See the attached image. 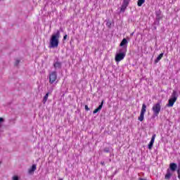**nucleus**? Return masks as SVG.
I'll return each mask as SVG.
<instances>
[{"label":"nucleus","mask_w":180,"mask_h":180,"mask_svg":"<svg viewBox=\"0 0 180 180\" xmlns=\"http://www.w3.org/2000/svg\"><path fill=\"white\" fill-rule=\"evenodd\" d=\"M37 165H33L29 169H28V174L30 175H33L34 174V172L36 171Z\"/></svg>","instance_id":"obj_7"},{"label":"nucleus","mask_w":180,"mask_h":180,"mask_svg":"<svg viewBox=\"0 0 180 180\" xmlns=\"http://www.w3.org/2000/svg\"><path fill=\"white\" fill-rule=\"evenodd\" d=\"M53 67H54L55 70L61 68V63H60V62L55 63L53 64Z\"/></svg>","instance_id":"obj_14"},{"label":"nucleus","mask_w":180,"mask_h":180,"mask_svg":"<svg viewBox=\"0 0 180 180\" xmlns=\"http://www.w3.org/2000/svg\"><path fill=\"white\" fill-rule=\"evenodd\" d=\"M67 37H68V35L65 34V35L63 37V40H67Z\"/></svg>","instance_id":"obj_22"},{"label":"nucleus","mask_w":180,"mask_h":180,"mask_svg":"<svg viewBox=\"0 0 180 180\" xmlns=\"http://www.w3.org/2000/svg\"><path fill=\"white\" fill-rule=\"evenodd\" d=\"M133 34H134V32H132V33L131 34V36H133Z\"/></svg>","instance_id":"obj_26"},{"label":"nucleus","mask_w":180,"mask_h":180,"mask_svg":"<svg viewBox=\"0 0 180 180\" xmlns=\"http://www.w3.org/2000/svg\"><path fill=\"white\" fill-rule=\"evenodd\" d=\"M172 176V174H171V172H169V169H167V174L165 175V179H169Z\"/></svg>","instance_id":"obj_15"},{"label":"nucleus","mask_w":180,"mask_h":180,"mask_svg":"<svg viewBox=\"0 0 180 180\" xmlns=\"http://www.w3.org/2000/svg\"><path fill=\"white\" fill-rule=\"evenodd\" d=\"M170 99L176 101V99H178V92L176 91H173Z\"/></svg>","instance_id":"obj_9"},{"label":"nucleus","mask_w":180,"mask_h":180,"mask_svg":"<svg viewBox=\"0 0 180 180\" xmlns=\"http://www.w3.org/2000/svg\"><path fill=\"white\" fill-rule=\"evenodd\" d=\"M176 168H178V166L176 163H170L169 169L172 171V172H175V171H176Z\"/></svg>","instance_id":"obj_11"},{"label":"nucleus","mask_w":180,"mask_h":180,"mask_svg":"<svg viewBox=\"0 0 180 180\" xmlns=\"http://www.w3.org/2000/svg\"><path fill=\"white\" fill-rule=\"evenodd\" d=\"M1 164H2V162H0V165H1Z\"/></svg>","instance_id":"obj_27"},{"label":"nucleus","mask_w":180,"mask_h":180,"mask_svg":"<svg viewBox=\"0 0 180 180\" xmlns=\"http://www.w3.org/2000/svg\"><path fill=\"white\" fill-rule=\"evenodd\" d=\"M101 165L105 166V162H101Z\"/></svg>","instance_id":"obj_25"},{"label":"nucleus","mask_w":180,"mask_h":180,"mask_svg":"<svg viewBox=\"0 0 180 180\" xmlns=\"http://www.w3.org/2000/svg\"><path fill=\"white\" fill-rule=\"evenodd\" d=\"M57 81V72H52L49 75V82L51 84H54Z\"/></svg>","instance_id":"obj_4"},{"label":"nucleus","mask_w":180,"mask_h":180,"mask_svg":"<svg viewBox=\"0 0 180 180\" xmlns=\"http://www.w3.org/2000/svg\"><path fill=\"white\" fill-rule=\"evenodd\" d=\"M5 122V120L2 117H0V139L2 137V133L4 131V128H2V123Z\"/></svg>","instance_id":"obj_10"},{"label":"nucleus","mask_w":180,"mask_h":180,"mask_svg":"<svg viewBox=\"0 0 180 180\" xmlns=\"http://www.w3.org/2000/svg\"><path fill=\"white\" fill-rule=\"evenodd\" d=\"M49 99V93H47L44 96L43 99V103H46L47 102V100Z\"/></svg>","instance_id":"obj_18"},{"label":"nucleus","mask_w":180,"mask_h":180,"mask_svg":"<svg viewBox=\"0 0 180 180\" xmlns=\"http://www.w3.org/2000/svg\"><path fill=\"white\" fill-rule=\"evenodd\" d=\"M104 151H105V153H109V149L108 148H105V149H104Z\"/></svg>","instance_id":"obj_24"},{"label":"nucleus","mask_w":180,"mask_h":180,"mask_svg":"<svg viewBox=\"0 0 180 180\" xmlns=\"http://www.w3.org/2000/svg\"><path fill=\"white\" fill-rule=\"evenodd\" d=\"M85 109L86 110H89V108L88 107V105H85Z\"/></svg>","instance_id":"obj_23"},{"label":"nucleus","mask_w":180,"mask_h":180,"mask_svg":"<svg viewBox=\"0 0 180 180\" xmlns=\"http://www.w3.org/2000/svg\"><path fill=\"white\" fill-rule=\"evenodd\" d=\"M152 110H153V113L155 116H158L160 112H161V104L160 103H157L153 105Z\"/></svg>","instance_id":"obj_2"},{"label":"nucleus","mask_w":180,"mask_h":180,"mask_svg":"<svg viewBox=\"0 0 180 180\" xmlns=\"http://www.w3.org/2000/svg\"><path fill=\"white\" fill-rule=\"evenodd\" d=\"M12 180H19V176H13L12 178Z\"/></svg>","instance_id":"obj_21"},{"label":"nucleus","mask_w":180,"mask_h":180,"mask_svg":"<svg viewBox=\"0 0 180 180\" xmlns=\"http://www.w3.org/2000/svg\"><path fill=\"white\" fill-rule=\"evenodd\" d=\"M146 109H147V105H146V104L143 103L142 105L140 116L138 118V120H139V122H143V120H144V114L146 112Z\"/></svg>","instance_id":"obj_3"},{"label":"nucleus","mask_w":180,"mask_h":180,"mask_svg":"<svg viewBox=\"0 0 180 180\" xmlns=\"http://www.w3.org/2000/svg\"><path fill=\"white\" fill-rule=\"evenodd\" d=\"M59 180H63V179H59Z\"/></svg>","instance_id":"obj_28"},{"label":"nucleus","mask_w":180,"mask_h":180,"mask_svg":"<svg viewBox=\"0 0 180 180\" xmlns=\"http://www.w3.org/2000/svg\"><path fill=\"white\" fill-rule=\"evenodd\" d=\"M19 63H20V60H16L15 62L14 65L15 67H18V65H19Z\"/></svg>","instance_id":"obj_20"},{"label":"nucleus","mask_w":180,"mask_h":180,"mask_svg":"<svg viewBox=\"0 0 180 180\" xmlns=\"http://www.w3.org/2000/svg\"><path fill=\"white\" fill-rule=\"evenodd\" d=\"M126 44H127V39H123L122 41H121L120 46L121 47H123V46H126Z\"/></svg>","instance_id":"obj_17"},{"label":"nucleus","mask_w":180,"mask_h":180,"mask_svg":"<svg viewBox=\"0 0 180 180\" xmlns=\"http://www.w3.org/2000/svg\"><path fill=\"white\" fill-rule=\"evenodd\" d=\"M144 2H146V0H139L138 1V6H141V5H143V4H144Z\"/></svg>","instance_id":"obj_19"},{"label":"nucleus","mask_w":180,"mask_h":180,"mask_svg":"<svg viewBox=\"0 0 180 180\" xmlns=\"http://www.w3.org/2000/svg\"><path fill=\"white\" fill-rule=\"evenodd\" d=\"M155 140V134H153L150 143L148 144V148L149 150H151V148H153V146H154V141Z\"/></svg>","instance_id":"obj_8"},{"label":"nucleus","mask_w":180,"mask_h":180,"mask_svg":"<svg viewBox=\"0 0 180 180\" xmlns=\"http://www.w3.org/2000/svg\"><path fill=\"white\" fill-rule=\"evenodd\" d=\"M60 40V31H57L56 33L53 34L49 41V47L51 49H56L58 47V43Z\"/></svg>","instance_id":"obj_1"},{"label":"nucleus","mask_w":180,"mask_h":180,"mask_svg":"<svg viewBox=\"0 0 180 180\" xmlns=\"http://www.w3.org/2000/svg\"><path fill=\"white\" fill-rule=\"evenodd\" d=\"M103 106V101L101 102V105L98 106V108H96V109L93 111V113H94V114L98 113V112H99L100 110H102Z\"/></svg>","instance_id":"obj_12"},{"label":"nucleus","mask_w":180,"mask_h":180,"mask_svg":"<svg viewBox=\"0 0 180 180\" xmlns=\"http://www.w3.org/2000/svg\"><path fill=\"white\" fill-rule=\"evenodd\" d=\"M127 6H129V0H124L123 4L121 6L120 12H124Z\"/></svg>","instance_id":"obj_6"},{"label":"nucleus","mask_w":180,"mask_h":180,"mask_svg":"<svg viewBox=\"0 0 180 180\" xmlns=\"http://www.w3.org/2000/svg\"><path fill=\"white\" fill-rule=\"evenodd\" d=\"M162 57H164V53H160L158 58H156V60H155V63L157 64V63H158V61H160V60H161V58H162Z\"/></svg>","instance_id":"obj_16"},{"label":"nucleus","mask_w":180,"mask_h":180,"mask_svg":"<svg viewBox=\"0 0 180 180\" xmlns=\"http://www.w3.org/2000/svg\"><path fill=\"white\" fill-rule=\"evenodd\" d=\"M175 102H176L175 100H172L171 98L169 99V103L167 105V106L168 108H172V106H174V103H175Z\"/></svg>","instance_id":"obj_13"},{"label":"nucleus","mask_w":180,"mask_h":180,"mask_svg":"<svg viewBox=\"0 0 180 180\" xmlns=\"http://www.w3.org/2000/svg\"><path fill=\"white\" fill-rule=\"evenodd\" d=\"M124 57H126V53H124L123 52L117 53L115 56V61L117 63H119L120 61H122V60H123V58H124Z\"/></svg>","instance_id":"obj_5"}]
</instances>
